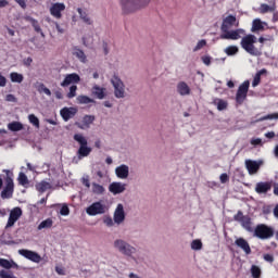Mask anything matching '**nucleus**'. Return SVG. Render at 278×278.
Wrapping results in <instances>:
<instances>
[{
	"label": "nucleus",
	"instance_id": "56",
	"mask_svg": "<svg viewBox=\"0 0 278 278\" xmlns=\"http://www.w3.org/2000/svg\"><path fill=\"white\" fill-rule=\"evenodd\" d=\"M219 180H220V184H227V181H229V175L227 174H222L219 176Z\"/></svg>",
	"mask_w": 278,
	"mask_h": 278
},
{
	"label": "nucleus",
	"instance_id": "8",
	"mask_svg": "<svg viewBox=\"0 0 278 278\" xmlns=\"http://www.w3.org/2000/svg\"><path fill=\"white\" fill-rule=\"evenodd\" d=\"M274 233L275 231L273 230V228L264 224L256 226L254 230V236L256 238H260V240H268V238H273Z\"/></svg>",
	"mask_w": 278,
	"mask_h": 278
},
{
	"label": "nucleus",
	"instance_id": "28",
	"mask_svg": "<svg viewBox=\"0 0 278 278\" xmlns=\"http://www.w3.org/2000/svg\"><path fill=\"white\" fill-rule=\"evenodd\" d=\"M0 266L7 270H10V268H18V264H16L14 261H8L5 258H0Z\"/></svg>",
	"mask_w": 278,
	"mask_h": 278
},
{
	"label": "nucleus",
	"instance_id": "17",
	"mask_svg": "<svg viewBox=\"0 0 278 278\" xmlns=\"http://www.w3.org/2000/svg\"><path fill=\"white\" fill-rule=\"evenodd\" d=\"M21 216H23V210H21V207L13 208L10 213L7 227H14V223H16Z\"/></svg>",
	"mask_w": 278,
	"mask_h": 278
},
{
	"label": "nucleus",
	"instance_id": "60",
	"mask_svg": "<svg viewBox=\"0 0 278 278\" xmlns=\"http://www.w3.org/2000/svg\"><path fill=\"white\" fill-rule=\"evenodd\" d=\"M264 261H265V262H273V261H274V257H273V255H270V254H265V255H264Z\"/></svg>",
	"mask_w": 278,
	"mask_h": 278
},
{
	"label": "nucleus",
	"instance_id": "53",
	"mask_svg": "<svg viewBox=\"0 0 278 278\" xmlns=\"http://www.w3.org/2000/svg\"><path fill=\"white\" fill-rule=\"evenodd\" d=\"M260 81H261V76H260V74H256V75L254 76L253 81H252L253 88H255L256 86H260Z\"/></svg>",
	"mask_w": 278,
	"mask_h": 278
},
{
	"label": "nucleus",
	"instance_id": "57",
	"mask_svg": "<svg viewBox=\"0 0 278 278\" xmlns=\"http://www.w3.org/2000/svg\"><path fill=\"white\" fill-rule=\"evenodd\" d=\"M5 84H8V80L3 75L0 74V86L1 88H4Z\"/></svg>",
	"mask_w": 278,
	"mask_h": 278
},
{
	"label": "nucleus",
	"instance_id": "24",
	"mask_svg": "<svg viewBox=\"0 0 278 278\" xmlns=\"http://www.w3.org/2000/svg\"><path fill=\"white\" fill-rule=\"evenodd\" d=\"M77 114L76 108H65L61 110V116L64 121H70V118H73Z\"/></svg>",
	"mask_w": 278,
	"mask_h": 278
},
{
	"label": "nucleus",
	"instance_id": "46",
	"mask_svg": "<svg viewBox=\"0 0 278 278\" xmlns=\"http://www.w3.org/2000/svg\"><path fill=\"white\" fill-rule=\"evenodd\" d=\"M18 181L22 186H26V184H29V179H27V175H25V173H20Z\"/></svg>",
	"mask_w": 278,
	"mask_h": 278
},
{
	"label": "nucleus",
	"instance_id": "26",
	"mask_svg": "<svg viewBox=\"0 0 278 278\" xmlns=\"http://www.w3.org/2000/svg\"><path fill=\"white\" fill-rule=\"evenodd\" d=\"M91 192L92 194H96L97 197H103L105 194V187L102 185H99L97 182L91 184Z\"/></svg>",
	"mask_w": 278,
	"mask_h": 278
},
{
	"label": "nucleus",
	"instance_id": "15",
	"mask_svg": "<svg viewBox=\"0 0 278 278\" xmlns=\"http://www.w3.org/2000/svg\"><path fill=\"white\" fill-rule=\"evenodd\" d=\"M5 188L1 192L2 199H11L13 192H14V180H12L10 177H7L5 180Z\"/></svg>",
	"mask_w": 278,
	"mask_h": 278
},
{
	"label": "nucleus",
	"instance_id": "40",
	"mask_svg": "<svg viewBox=\"0 0 278 278\" xmlns=\"http://www.w3.org/2000/svg\"><path fill=\"white\" fill-rule=\"evenodd\" d=\"M277 118H278V114H269V115L260 117L258 119L254 121V123H262V121H277Z\"/></svg>",
	"mask_w": 278,
	"mask_h": 278
},
{
	"label": "nucleus",
	"instance_id": "38",
	"mask_svg": "<svg viewBox=\"0 0 278 278\" xmlns=\"http://www.w3.org/2000/svg\"><path fill=\"white\" fill-rule=\"evenodd\" d=\"M192 251H201L203 249V242L200 239H194L190 244Z\"/></svg>",
	"mask_w": 278,
	"mask_h": 278
},
{
	"label": "nucleus",
	"instance_id": "25",
	"mask_svg": "<svg viewBox=\"0 0 278 278\" xmlns=\"http://www.w3.org/2000/svg\"><path fill=\"white\" fill-rule=\"evenodd\" d=\"M94 123V116L93 115H85L83 118L81 124H77L79 129H89L90 125Z\"/></svg>",
	"mask_w": 278,
	"mask_h": 278
},
{
	"label": "nucleus",
	"instance_id": "45",
	"mask_svg": "<svg viewBox=\"0 0 278 278\" xmlns=\"http://www.w3.org/2000/svg\"><path fill=\"white\" fill-rule=\"evenodd\" d=\"M31 26L34 27L35 31H37V34H40V36L42 38H45V33L42 31V28L40 27V24L38 23V20L36 22H34L31 24Z\"/></svg>",
	"mask_w": 278,
	"mask_h": 278
},
{
	"label": "nucleus",
	"instance_id": "9",
	"mask_svg": "<svg viewBox=\"0 0 278 278\" xmlns=\"http://www.w3.org/2000/svg\"><path fill=\"white\" fill-rule=\"evenodd\" d=\"M126 214H125V205L118 203L113 213V220L115 225H123L125 223Z\"/></svg>",
	"mask_w": 278,
	"mask_h": 278
},
{
	"label": "nucleus",
	"instance_id": "27",
	"mask_svg": "<svg viewBox=\"0 0 278 278\" xmlns=\"http://www.w3.org/2000/svg\"><path fill=\"white\" fill-rule=\"evenodd\" d=\"M268 190H270V184L268 182H257L255 186V192H257V194H266Z\"/></svg>",
	"mask_w": 278,
	"mask_h": 278
},
{
	"label": "nucleus",
	"instance_id": "19",
	"mask_svg": "<svg viewBox=\"0 0 278 278\" xmlns=\"http://www.w3.org/2000/svg\"><path fill=\"white\" fill-rule=\"evenodd\" d=\"M176 90L180 97H190L192 89L187 85L186 81H179L176 86Z\"/></svg>",
	"mask_w": 278,
	"mask_h": 278
},
{
	"label": "nucleus",
	"instance_id": "41",
	"mask_svg": "<svg viewBox=\"0 0 278 278\" xmlns=\"http://www.w3.org/2000/svg\"><path fill=\"white\" fill-rule=\"evenodd\" d=\"M28 121L31 123V125L36 126L37 129H40V119L36 117V115L30 114L28 115Z\"/></svg>",
	"mask_w": 278,
	"mask_h": 278
},
{
	"label": "nucleus",
	"instance_id": "3",
	"mask_svg": "<svg viewBox=\"0 0 278 278\" xmlns=\"http://www.w3.org/2000/svg\"><path fill=\"white\" fill-rule=\"evenodd\" d=\"M113 249L117 251V253H121V255H125V257H134V255L138 253V249L125 239H115L113 241Z\"/></svg>",
	"mask_w": 278,
	"mask_h": 278
},
{
	"label": "nucleus",
	"instance_id": "34",
	"mask_svg": "<svg viewBox=\"0 0 278 278\" xmlns=\"http://www.w3.org/2000/svg\"><path fill=\"white\" fill-rule=\"evenodd\" d=\"M8 129H10V131H22L23 124L21 122L9 123L8 124Z\"/></svg>",
	"mask_w": 278,
	"mask_h": 278
},
{
	"label": "nucleus",
	"instance_id": "31",
	"mask_svg": "<svg viewBox=\"0 0 278 278\" xmlns=\"http://www.w3.org/2000/svg\"><path fill=\"white\" fill-rule=\"evenodd\" d=\"M77 103L80 105H88L89 103H94V99L88 97V96H78L76 98Z\"/></svg>",
	"mask_w": 278,
	"mask_h": 278
},
{
	"label": "nucleus",
	"instance_id": "47",
	"mask_svg": "<svg viewBox=\"0 0 278 278\" xmlns=\"http://www.w3.org/2000/svg\"><path fill=\"white\" fill-rule=\"evenodd\" d=\"M206 45L207 41L205 39H202L198 41L197 46L193 48V51H201V49H203V47H205Z\"/></svg>",
	"mask_w": 278,
	"mask_h": 278
},
{
	"label": "nucleus",
	"instance_id": "21",
	"mask_svg": "<svg viewBox=\"0 0 278 278\" xmlns=\"http://www.w3.org/2000/svg\"><path fill=\"white\" fill-rule=\"evenodd\" d=\"M79 81H80L79 76L76 73H74V74L66 75L64 80L61 83V86L63 88H66V86H71V84H79Z\"/></svg>",
	"mask_w": 278,
	"mask_h": 278
},
{
	"label": "nucleus",
	"instance_id": "36",
	"mask_svg": "<svg viewBox=\"0 0 278 278\" xmlns=\"http://www.w3.org/2000/svg\"><path fill=\"white\" fill-rule=\"evenodd\" d=\"M73 55L77 58L80 62L86 63V53L83 52L80 49H74Z\"/></svg>",
	"mask_w": 278,
	"mask_h": 278
},
{
	"label": "nucleus",
	"instance_id": "39",
	"mask_svg": "<svg viewBox=\"0 0 278 278\" xmlns=\"http://www.w3.org/2000/svg\"><path fill=\"white\" fill-rule=\"evenodd\" d=\"M214 103L219 112H223V110H225L228 105L227 101L220 99H216Z\"/></svg>",
	"mask_w": 278,
	"mask_h": 278
},
{
	"label": "nucleus",
	"instance_id": "44",
	"mask_svg": "<svg viewBox=\"0 0 278 278\" xmlns=\"http://www.w3.org/2000/svg\"><path fill=\"white\" fill-rule=\"evenodd\" d=\"M0 278H16V276L10 270L2 269L0 270Z\"/></svg>",
	"mask_w": 278,
	"mask_h": 278
},
{
	"label": "nucleus",
	"instance_id": "4",
	"mask_svg": "<svg viewBox=\"0 0 278 278\" xmlns=\"http://www.w3.org/2000/svg\"><path fill=\"white\" fill-rule=\"evenodd\" d=\"M255 42H257V37L248 35L241 39V47L250 55H262V48H256Z\"/></svg>",
	"mask_w": 278,
	"mask_h": 278
},
{
	"label": "nucleus",
	"instance_id": "58",
	"mask_svg": "<svg viewBox=\"0 0 278 278\" xmlns=\"http://www.w3.org/2000/svg\"><path fill=\"white\" fill-rule=\"evenodd\" d=\"M18 5H21L23 8V10H25L27 8V3L25 2V0H15Z\"/></svg>",
	"mask_w": 278,
	"mask_h": 278
},
{
	"label": "nucleus",
	"instance_id": "62",
	"mask_svg": "<svg viewBox=\"0 0 278 278\" xmlns=\"http://www.w3.org/2000/svg\"><path fill=\"white\" fill-rule=\"evenodd\" d=\"M9 5L8 0H0V8H7Z\"/></svg>",
	"mask_w": 278,
	"mask_h": 278
},
{
	"label": "nucleus",
	"instance_id": "64",
	"mask_svg": "<svg viewBox=\"0 0 278 278\" xmlns=\"http://www.w3.org/2000/svg\"><path fill=\"white\" fill-rule=\"evenodd\" d=\"M128 278H140V276L138 274L130 273Z\"/></svg>",
	"mask_w": 278,
	"mask_h": 278
},
{
	"label": "nucleus",
	"instance_id": "10",
	"mask_svg": "<svg viewBox=\"0 0 278 278\" xmlns=\"http://www.w3.org/2000/svg\"><path fill=\"white\" fill-rule=\"evenodd\" d=\"M249 80H245L243 84L239 86V89L236 94V101L239 104L244 103V99H247V94L249 93Z\"/></svg>",
	"mask_w": 278,
	"mask_h": 278
},
{
	"label": "nucleus",
	"instance_id": "55",
	"mask_svg": "<svg viewBox=\"0 0 278 278\" xmlns=\"http://www.w3.org/2000/svg\"><path fill=\"white\" fill-rule=\"evenodd\" d=\"M202 62L205 64V66H210V64H212V58L207 55L202 56Z\"/></svg>",
	"mask_w": 278,
	"mask_h": 278
},
{
	"label": "nucleus",
	"instance_id": "16",
	"mask_svg": "<svg viewBox=\"0 0 278 278\" xmlns=\"http://www.w3.org/2000/svg\"><path fill=\"white\" fill-rule=\"evenodd\" d=\"M125 190H127V184H124V182H112L109 186V191L114 195L123 194Z\"/></svg>",
	"mask_w": 278,
	"mask_h": 278
},
{
	"label": "nucleus",
	"instance_id": "61",
	"mask_svg": "<svg viewBox=\"0 0 278 278\" xmlns=\"http://www.w3.org/2000/svg\"><path fill=\"white\" fill-rule=\"evenodd\" d=\"M54 25H55L56 31H59V34H64V28L60 27V24H58V22H54Z\"/></svg>",
	"mask_w": 278,
	"mask_h": 278
},
{
	"label": "nucleus",
	"instance_id": "23",
	"mask_svg": "<svg viewBox=\"0 0 278 278\" xmlns=\"http://www.w3.org/2000/svg\"><path fill=\"white\" fill-rule=\"evenodd\" d=\"M235 244L239 247V249H242V251L245 253V255H251V245H249V241L244 238H238L235 241Z\"/></svg>",
	"mask_w": 278,
	"mask_h": 278
},
{
	"label": "nucleus",
	"instance_id": "11",
	"mask_svg": "<svg viewBox=\"0 0 278 278\" xmlns=\"http://www.w3.org/2000/svg\"><path fill=\"white\" fill-rule=\"evenodd\" d=\"M235 220L237 223H241V226L247 230V231H253V227L251 226V217L244 216L241 211L238 212V214L235 215Z\"/></svg>",
	"mask_w": 278,
	"mask_h": 278
},
{
	"label": "nucleus",
	"instance_id": "22",
	"mask_svg": "<svg viewBox=\"0 0 278 278\" xmlns=\"http://www.w3.org/2000/svg\"><path fill=\"white\" fill-rule=\"evenodd\" d=\"M77 12L79 14V18L80 21H83V23H85V25H94V21L92 20V17H90V14H88V11L78 8Z\"/></svg>",
	"mask_w": 278,
	"mask_h": 278
},
{
	"label": "nucleus",
	"instance_id": "49",
	"mask_svg": "<svg viewBox=\"0 0 278 278\" xmlns=\"http://www.w3.org/2000/svg\"><path fill=\"white\" fill-rule=\"evenodd\" d=\"M80 181L85 188H90V176H83Z\"/></svg>",
	"mask_w": 278,
	"mask_h": 278
},
{
	"label": "nucleus",
	"instance_id": "1",
	"mask_svg": "<svg viewBox=\"0 0 278 278\" xmlns=\"http://www.w3.org/2000/svg\"><path fill=\"white\" fill-rule=\"evenodd\" d=\"M239 22L233 15H228L223 20L222 34L219 38L222 40H240L241 36H244V29L239 28L231 30V27H238Z\"/></svg>",
	"mask_w": 278,
	"mask_h": 278
},
{
	"label": "nucleus",
	"instance_id": "35",
	"mask_svg": "<svg viewBox=\"0 0 278 278\" xmlns=\"http://www.w3.org/2000/svg\"><path fill=\"white\" fill-rule=\"evenodd\" d=\"M50 227H53V220L48 218L39 224L38 230L40 231L42 229H50Z\"/></svg>",
	"mask_w": 278,
	"mask_h": 278
},
{
	"label": "nucleus",
	"instance_id": "13",
	"mask_svg": "<svg viewBox=\"0 0 278 278\" xmlns=\"http://www.w3.org/2000/svg\"><path fill=\"white\" fill-rule=\"evenodd\" d=\"M66 10V4L63 2L52 3L50 7V14L54 18H62V13Z\"/></svg>",
	"mask_w": 278,
	"mask_h": 278
},
{
	"label": "nucleus",
	"instance_id": "51",
	"mask_svg": "<svg viewBox=\"0 0 278 278\" xmlns=\"http://www.w3.org/2000/svg\"><path fill=\"white\" fill-rule=\"evenodd\" d=\"M77 94V86H72L70 88V92L67 93L68 99H73V97H76Z\"/></svg>",
	"mask_w": 278,
	"mask_h": 278
},
{
	"label": "nucleus",
	"instance_id": "30",
	"mask_svg": "<svg viewBox=\"0 0 278 278\" xmlns=\"http://www.w3.org/2000/svg\"><path fill=\"white\" fill-rule=\"evenodd\" d=\"M266 23L262 22V20L256 18L252 23V31H262Z\"/></svg>",
	"mask_w": 278,
	"mask_h": 278
},
{
	"label": "nucleus",
	"instance_id": "2",
	"mask_svg": "<svg viewBox=\"0 0 278 278\" xmlns=\"http://www.w3.org/2000/svg\"><path fill=\"white\" fill-rule=\"evenodd\" d=\"M151 0H121L119 5L122 8V13L125 15L136 14L139 10H144L149 7Z\"/></svg>",
	"mask_w": 278,
	"mask_h": 278
},
{
	"label": "nucleus",
	"instance_id": "6",
	"mask_svg": "<svg viewBox=\"0 0 278 278\" xmlns=\"http://www.w3.org/2000/svg\"><path fill=\"white\" fill-rule=\"evenodd\" d=\"M108 210H109L108 204H105L103 200H100L90 204L86 208V214H88V216H101L108 213Z\"/></svg>",
	"mask_w": 278,
	"mask_h": 278
},
{
	"label": "nucleus",
	"instance_id": "18",
	"mask_svg": "<svg viewBox=\"0 0 278 278\" xmlns=\"http://www.w3.org/2000/svg\"><path fill=\"white\" fill-rule=\"evenodd\" d=\"M91 94L92 97H96V99L103 100L108 97V89L99 85H93L91 88Z\"/></svg>",
	"mask_w": 278,
	"mask_h": 278
},
{
	"label": "nucleus",
	"instance_id": "20",
	"mask_svg": "<svg viewBox=\"0 0 278 278\" xmlns=\"http://www.w3.org/2000/svg\"><path fill=\"white\" fill-rule=\"evenodd\" d=\"M115 175L118 179L129 178V165L122 164L115 168Z\"/></svg>",
	"mask_w": 278,
	"mask_h": 278
},
{
	"label": "nucleus",
	"instance_id": "7",
	"mask_svg": "<svg viewBox=\"0 0 278 278\" xmlns=\"http://www.w3.org/2000/svg\"><path fill=\"white\" fill-rule=\"evenodd\" d=\"M111 84L114 88L115 99H125V97H127V91L125 90V83H123V80L118 76H113L111 79Z\"/></svg>",
	"mask_w": 278,
	"mask_h": 278
},
{
	"label": "nucleus",
	"instance_id": "48",
	"mask_svg": "<svg viewBox=\"0 0 278 278\" xmlns=\"http://www.w3.org/2000/svg\"><path fill=\"white\" fill-rule=\"evenodd\" d=\"M250 144H252L253 147H263L264 142L261 138H252Z\"/></svg>",
	"mask_w": 278,
	"mask_h": 278
},
{
	"label": "nucleus",
	"instance_id": "42",
	"mask_svg": "<svg viewBox=\"0 0 278 278\" xmlns=\"http://www.w3.org/2000/svg\"><path fill=\"white\" fill-rule=\"evenodd\" d=\"M224 51L227 55H236V53H238L239 49L237 46H229Z\"/></svg>",
	"mask_w": 278,
	"mask_h": 278
},
{
	"label": "nucleus",
	"instance_id": "5",
	"mask_svg": "<svg viewBox=\"0 0 278 278\" xmlns=\"http://www.w3.org/2000/svg\"><path fill=\"white\" fill-rule=\"evenodd\" d=\"M74 140L80 144L77 155L78 160H84V157H88L90 153H92V148L88 147V139L84 137L81 134L74 135Z\"/></svg>",
	"mask_w": 278,
	"mask_h": 278
},
{
	"label": "nucleus",
	"instance_id": "37",
	"mask_svg": "<svg viewBox=\"0 0 278 278\" xmlns=\"http://www.w3.org/2000/svg\"><path fill=\"white\" fill-rule=\"evenodd\" d=\"M10 77H11V81H13L14 84H22L24 79L23 74H18L16 72L11 73Z\"/></svg>",
	"mask_w": 278,
	"mask_h": 278
},
{
	"label": "nucleus",
	"instance_id": "43",
	"mask_svg": "<svg viewBox=\"0 0 278 278\" xmlns=\"http://www.w3.org/2000/svg\"><path fill=\"white\" fill-rule=\"evenodd\" d=\"M251 274L253 278H260V276L262 275V269L256 265H253L251 267Z\"/></svg>",
	"mask_w": 278,
	"mask_h": 278
},
{
	"label": "nucleus",
	"instance_id": "12",
	"mask_svg": "<svg viewBox=\"0 0 278 278\" xmlns=\"http://www.w3.org/2000/svg\"><path fill=\"white\" fill-rule=\"evenodd\" d=\"M264 165V161H253L247 160L245 161V168L248 169L249 175H257L260 167Z\"/></svg>",
	"mask_w": 278,
	"mask_h": 278
},
{
	"label": "nucleus",
	"instance_id": "52",
	"mask_svg": "<svg viewBox=\"0 0 278 278\" xmlns=\"http://www.w3.org/2000/svg\"><path fill=\"white\" fill-rule=\"evenodd\" d=\"M61 216H68L71 214V210H68V206L63 205L61 211H60Z\"/></svg>",
	"mask_w": 278,
	"mask_h": 278
},
{
	"label": "nucleus",
	"instance_id": "50",
	"mask_svg": "<svg viewBox=\"0 0 278 278\" xmlns=\"http://www.w3.org/2000/svg\"><path fill=\"white\" fill-rule=\"evenodd\" d=\"M103 223L104 225H106V227H114V225H116V223H114V219H112V217H104Z\"/></svg>",
	"mask_w": 278,
	"mask_h": 278
},
{
	"label": "nucleus",
	"instance_id": "54",
	"mask_svg": "<svg viewBox=\"0 0 278 278\" xmlns=\"http://www.w3.org/2000/svg\"><path fill=\"white\" fill-rule=\"evenodd\" d=\"M5 101H8L9 103H16L17 99L14 94H7Z\"/></svg>",
	"mask_w": 278,
	"mask_h": 278
},
{
	"label": "nucleus",
	"instance_id": "14",
	"mask_svg": "<svg viewBox=\"0 0 278 278\" xmlns=\"http://www.w3.org/2000/svg\"><path fill=\"white\" fill-rule=\"evenodd\" d=\"M18 253L20 255H23V257H26V260L35 262V264H40V262H42V257L31 250H18Z\"/></svg>",
	"mask_w": 278,
	"mask_h": 278
},
{
	"label": "nucleus",
	"instance_id": "33",
	"mask_svg": "<svg viewBox=\"0 0 278 278\" xmlns=\"http://www.w3.org/2000/svg\"><path fill=\"white\" fill-rule=\"evenodd\" d=\"M36 190H38V192H47V190H51V182L41 181L36 185Z\"/></svg>",
	"mask_w": 278,
	"mask_h": 278
},
{
	"label": "nucleus",
	"instance_id": "29",
	"mask_svg": "<svg viewBox=\"0 0 278 278\" xmlns=\"http://www.w3.org/2000/svg\"><path fill=\"white\" fill-rule=\"evenodd\" d=\"M35 88L37 90V92H39L40 94H47V97H51V89L47 88V86H45V84L42 83H36L35 84Z\"/></svg>",
	"mask_w": 278,
	"mask_h": 278
},
{
	"label": "nucleus",
	"instance_id": "59",
	"mask_svg": "<svg viewBox=\"0 0 278 278\" xmlns=\"http://www.w3.org/2000/svg\"><path fill=\"white\" fill-rule=\"evenodd\" d=\"M24 20H26L27 23H29V24H31V25H33L34 23H36V21H37L36 18H34V17H31V16H25Z\"/></svg>",
	"mask_w": 278,
	"mask_h": 278
},
{
	"label": "nucleus",
	"instance_id": "63",
	"mask_svg": "<svg viewBox=\"0 0 278 278\" xmlns=\"http://www.w3.org/2000/svg\"><path fill=\"white\" fill-rule=\"evenodd\" d=\"M265 137H266V138H269V139H273V138L275 137V132H274V131L266 132V134H265Z\"/></svg>",
	"mask_w": 278,
	"mask_h": 278
},
{
	"label": "nucleus",
	"instance_id": "32",
	"mask_svg": "<svg viewBox=\"0 0 278 278\" xmlns=\"http://www.w3.org/2000/svg\"><path fill=\"white\" fill-rule=\"evenodd\" d=\"M275 10H277V5H275V3L273 4H261L258 12H261V14H266V12H275Z\"/></svg>",
	"mask_w": 278,
	"mask_h": 278
}]
</instances>
